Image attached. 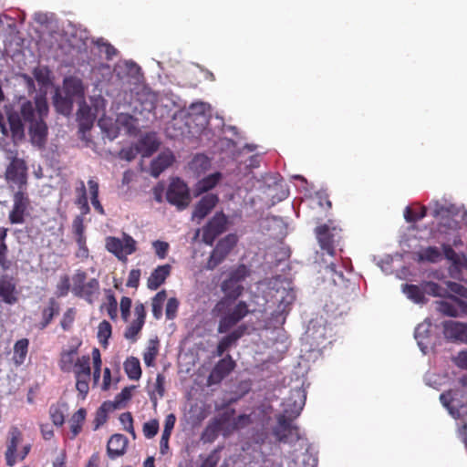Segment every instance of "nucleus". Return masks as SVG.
Masks as SVG:
<instances>
[{
  "label": "nucleus",
  "instance_id": "0eeeda50",
  "mask_svg": "<svg viewBox=\"0 0 467 467\" xmlns=\"http://www.w3.org/2000/svg\"><path fill=\"white\" fill-rule=\"evenodd\" d=\"M106 249L120 261H127V256L137 250V242L132 236L123 233L122 239L108 236L105 240Z\"/></svg>",
  "mask_w": 467,
  "mask_h": 467
},
{
  "label": "nucleus",
  "instance_id": "09e8293b",
  "mask_svg": "<svg viewBox=\"0 0 467 467\" xmlns=\"http://www.w3.org/2000/svg\"><path fill=\"white\" fill-rule=\"evenodd\" d=\"M251 423L250 415L241 414L236 418H233L230 427L227 428V432H232L248 426Z\"/></svg>",
  "mask_w": 467,
  "mask_h": 467
},
{
  "label": "nucleus",
  "instance_id": "f3484780",
  "mask_svg": "<svg viewBox=\"0 0 467 467\" xmlns=\"http://www.w3.org/2000/svg\"><path fill=\"white\" fill-rule=\"evenodd\" d=\"M236 363L232 356L227 354L224 358L220 359L212 369L208 377V383L210 385L219 384L234 369Z\"/></svg>",
  "mask_w": 467,
  "mask_h": 467
},
{
  "label": "nucleus",
  "instance_id": "c03bdc74",
  "mask_svg": "<svg viewBox=\"0 0 467 467\" xmlns=\"http://www.w3.org/2000/svg\"><path fill=\"white\" fill-rule=\"evenodd\" d=\"M456 394L457 391L450 389L448 391L442 392L440 395V400L441 404L449 410L450 414H451L452 416L459 415V410L457 409H454L453 406L451 405Z\"/></svg>",
  "mask_w": 467,
  "mask_h": 467
},
{
  "label": "nucleus",
  "instance_id": "2eb2a0df",
  "mask_svg": "<svg viewBox=\"0 0 467 467\" xmlns=\"http://www.w3.org/2000/svg\"><path fill=\"white\" fill-rule=\"evenodd\" d=\"M442 333L448 341L467 344V323L446 320L442 322Z\"/></svg>",
  "mask_w": 467,
  "mask_h": 467
},
{
  "label": "nucleus",
  "instance_id": "864d4df0",
  "mask_svg": "<svg viewBox=\"0 0 467 467\" xmlns=\"http://www.w3.org/2000/svg\"><path fill=\"white\" fill-rule=\"evenodd\" d=\"M152 247L154 249L155 254L160 259H164L168 254L170 244L167 242L156 240L152 242Z\"/></svg>",
  "mask_w": 467,
  "mask_h": 467
},
{
  "label": "nucleus",
  "instance_id": "bb28decb",
  "mask_svg": "<svg viewBox=\"0 0 467 467\" xmlns=\"http://www.w3.org/2000/svg\"><path fill=\"white\" fill-rule=\"evenodd\" d=\"M84 220L85 218H83L82 215L75 216L72 222V233L75 236L78 248L88 254V250L86 245L87 238L85 235L86 226L84 224Z\"/></svg>",
  "mask_w": 467,
  "mask_h": 467
},
{
  "label": "nucleus",
  "instance_id": "aec40b11",
  "mask_svg": "<svg viewBox=\"0 0 467 467\" xmlns=\"http://www.w3.org/2000/svg\"><path fill=\"white\" fill-rule=\"evenodd\" d=\"M246 329L247 327L245 325H241L222 337L217 345L215 356L222 357L225 351L236 344L238 339L244 335Z\"/></svg>",
  "mask_w": 467,
  "mask_h": 467
},
{
  "label": "nucleus",
  "instance_id": "58836bf2",
  "mask_svg": "<svg viewBox=\"0 0 467 467\" xmlns=\"http://www.w3.org/2000/svg\"><path fill=\"white\" fill-rule=\"evenodd\" d=\"M75 377L90 379V358L89 356H82L79 358L74 366Z\"/></svg>",
  "mask_w": 467,
  "mask_h": 467
},
{
  "label": "nucleus",
  "instance_id": "cd10ccee",
  "mask_svg": "<svg viewBox=\"0 0 467 467\" xmlns=\"http://www.w3.org/2000/svg\"><path fill=\"white\" fill-rule=\"evenodd\" d=\"M174 161V156L171 152H162L151 161L150 174L157 178L159 175L170 167Z\"/></svg>",
  "mask_w": 467,
  "mask_h": 467
},
{
  "label": "nucleus",
  "instance_id": "9d476101",
  "mask_svg": "<svg viewBox=\"0 0 467 467\" xmlns=\"http://www.w3.org/2000/svg\"><path fill=\"white\" fill-rule=\"evenodd\" d=\"M237 241V236L234 234H229L223 238L220 239L212 251L207 260L205 268L207 270H214L225 260V258L236 245Z\"/></svg>",
  "mask_w": 467,
  "mask_h": 467
},
{
  "label": "nucleus",
  "instance_id": "e2e57ef3",
  "mask_svg": "<svg viewBox=\"0 0 467 467\" xmlns=\"http://www.w3.org/2000/svg\"><path fill=\"white\" fill-rule=\"evenodd\" d=\"M64 85L67 91L71 92L73 95H77L82 92V87L79 80L65 79Z\"/></svg>",
  "mask_w": 467,
  "mask_h": 467
},
{
  "label": "nucleus",
  "instance_id": "c85d7f7f",
  "mask_svg": "<svg viewBox=\"0 0 467 467\" xmlns=\"http://www.w3.org/2000/svg\"><path fill=\"white\" fill-rule=\"evenodd\" d=\"M222 179L221 172H214L200 180L194 186V195H202L213 189Z\"/></svg>",
  "mask_w": 467,
  "mask_h": 467
},
{
  "label": "nucleus",
  "instance_id": "6e6d98bb",
  "mask_svg": "<svg viewBox=\"0 0 467 467\" xmlns=\"http://www.w3.org/2000/svg\"><path fill=\"white\" fill-rule=\"evenodd\" d=\"M70 290V279L67 275H64L60 277L59 282L57 285V295L58 296H66Z\"/></svg>",
  "mask_w": 467,
  "mask_h": 467
},
{
  "label": "nucleus",
  "instance_id": "bf43d9fd",
  "mask_svg": "<svg viewBox=\"0 0 467 467\" xmlns=\"http://www.w3.org/2000/svg\"><path fill=\"white\" fill-rule=\"evenodd\" d=\"M209 166V159L202 154L196 155L191 162V167L192 169L194 170H198L199 168H201L202 170H206Z\"/></svg>",
  "mask_w": 467,
  "mask_h": 467
},
{
  "label": "nucleus",
  "instance_id": "7ed1b4c3",
  "mask_svg": "<svg viewBox=\"0 0 467 467\" xmlns=\"http://www.w3.org/2000/svg\"><path fill=\"white\" fill-rule=\"evenodd\" d=\"M327 269L332 274L336 286L331 295L332 303L337 306L348 304L357 296L358 285L349 280H345L342 272H337L334 264H330Z\"/></svg>",
  "mask_w": 467,
  "mask_h": 467
},
{
  "label": "nucleus",
  "instance_id": "423d86ee",
  "mask_svg": "<svg viewBox=\"0 0 467 467\" xmlns=\"http://www.w3.org/2000/svg\"><path fill=\"white\" fill-rule=\"evenodd\" d=\"M87 277L88 275L85 271L78 269L72 277V292L76 296L91 303L93 296L99 292V282L97 278L87 281Z\"/></svg>",
  "mask_w": 467,
  "mask_h": 467
},
{
  "label": "nucleus",
  "instance_id": "de8ad7c7",
  "mask_svg": "<svg viewBox=\"0 0 467 467\" xmlns=\"http://www.w3.org/2000/svg\"><path fill=\"white\" fill-rule=\"evenodd\" d=\"M112 332L111 325L109 321L103 320L98 327V338L100 344L107 345L108 339L110 337Z\"/></svg>",
  "mask_w": 467,
  "mask_h": 467
},
{
  "label": "nucleus",
  "instance_id": "680f3d73",
  "mask_svg": "<svg viewBox=\"0 0 467 467\" xmlns=\"http://www.w3.org/2000/svg\"><path fill=\"white\" fill-rule=\"evenodd\" d=\"M106 310L109 317L115 320L118 317V303L113 295L108 296V304L106 306Z\"/></svg>",
  "mask_w": 467,
  "mask_h": 467
},
{
  "label": "nucleus",
  "instance_id": "69168bd1",
  "mask_svg": "<svg viewBox=\"0 0 467 467\" xmlns=\"http://www.w3.org/2000/svg\"><path fill=\"white\" fill-rule=\"evenodd\" d=\"M430 325L420 324L415 329V338L418 340L419 345L422 344L423 338L428 337Z\"/></svg>",
  "mask_w": 467,
  "mask_h": 467
},
{
  "label": "nucleus",
  "instance_id": "79ce46f5",
  "mask_svg": "<svg viewBox=\"0 0 467 467\" xmlns=\"http://www.w3.org/2000/svg\"><path fill=\"white\" fill-rule=\"evenodd\" d=\"M418 256L420 261H427L431 263H436L441 259V254L436 246H428L421 250L418 254Z\"/></svg>",
  "mask_w": 467,
  "mask_h": 467
},
{
  "label": "nucleus",
  "instance_id": "39448f33",
  "mask_svg": "<svg viewBox=\"0 0 467 467\" xmlns=\"http://www.w3.org/2000/svg\"><path fill=\"white\" fill-rule=\"evenodd\" d=\"M276 424L272 429V434L279 443L296 444L302 439L299 427L284 416H276Z\"/></svg>",
  "mask_w": 467,
  "mask_h": 467
},
{
  "label": "nucleus",
  "instance_id": "774afa93",
  "mask_svg": "<svg viewBox=\"0 0 467 467\" xmlns=\"http://www.w3.org/2000/svg\"><path fill=\"white\" fill-rule=\"evenodd\" d=\"M219 462V456L216 451L210 453L202 462L201 467H216Z\"/></svg>",
  "mask_w": 467,
  "mask_h": 467
},
{
  "label": "nucleus",
  "instance_id": "7c9ffc66",
  "mask_svg": "<svg viewBox=\"0 0 467 467\" xmlns=\"http://www.w3.org/2000/svg\"><path fill=\"white\" fill-rule=\"evenodd\" d=\"M33 76L40 86V90L37 94L41 92L47 93V90H43V88H47L52 85L51 70L47 67L39 66L34 68Z\"/></svg>",
  "mask_w": 467,
  "mask_h": 467
},
{
  "label": "nucleus",
  "instance_id": "ddd939ff",
  "mask_svg": "<svg viewBox=\"0 0 467 467\" xmlns=\"http://www.w3.org/2000/svg\"><path fill=\"white\" fill-rule=\"evenodd\" d=\"M114 72L119 79L129 84L139 82L142 77L140 67L131 60L119 62Z\"/></svg>",
  "mask_w": 467,
  "mask_h": 467
},
{
  "label": "nucleus",
  "instance_id": "0e129e2a",
  "mask_svg": "<svg viewBox=\"0 0 467 467\" xmlns=\"http://www.w3.org/2000/svg\"><path fill=\"white\" fill-rule=\"evenodd\" d=\"M140 269H132L130 270L126 285L131 288H137L140 284Z\"/></svg>",
  "mask_w": 467,
  "mask_h": 467
},
{
  "label": "nucleus",
  "instance_id": "4be33fe9",
  "mask_svg": "<svg viewBox=\"0 0 467 467\" xmlns=\"http://www.w3.org/2000/svg\"><path fill=\"white\" fill-rule=\"evenodd\" d=\"M0 297L8 305H14L18 301L16 285L12 277L7 275L0 277Z\"/></svg>",
  "mask_w": 467,
  "mask_h": 467
},
{
  "label": "nucleus",
  "instance_id": "5fc2aeb1",
  "mask_svg": "<svg viewBox=\"0 0 467 467\" xmlns=\"http://www.w3.org/2000/svg\"><path fill=\"white\" fill-rule=\"evenodd\" d=\"M179 300L176 297H171L166 304L165 315L166 318L171 320L175 318L179 308Z\"/></svg>",
  "mask_w": 467,
  "mask_h": 467
},
{
  "label": "nucleus",
  "instance_id": "a211bd4d",
  "mask_svg": "<svg viewBox=\"0 0 467 467\" xmlns=\"http://www.w3.org/2000/svg\"><path fill=\"white\" fill-rule=\"evenodd\" d=\"M22 439L23 435L20 430L16 426L11 427L8 431L6 451L5 452L6 464L10 467L14 466L16 462L17 446L21 442Z\"/></svg>",
  "mask_w": 467,
  "mask_h": 467
},
{
  "label": "nucleus",
  "instance_id": "49530a36",
  "mask_svg": "<svg viewBox=\"0 0 467 467\" xmlns=\"http://www.w3.org/2000/svg\"><path fill=\"white\" fill-rule=\"evenodd\" d=\"M427 214V208L425 206L420 207L419 210H413L406 207L404 211V218L408 223H416L423 219Z\"/></svg>",
  "mask_w": 467,
  "mask_h": 467
},
{
  "label": "nucleus",
  "instance_id": "4d7b16f0",
  "mask_svg": "<svg viewBox=\"0 0 467 467\" xmlns=\"http://www.w3.org/2000/svg\"><path fill=\"white\" fill-rule=\"evenodd\" d=\"M90 379H85L80 377H76V389L78 391V395L82 400H85L88 390H89V382Z\"/></svg>",
  "mask_w": 467,
  "mask_h": 467
},
{
  "label": "nucleus",
  "instance_id": "9b49d317",
  "mask_svg": "<svg viewBox=\"0 0 467 467\" xmlns=\"http://www.w3.org/2000/svg\"><path fill=\"white\" fill-rule=\"evenodd\" d=\"M228 219L223 212H217L202 227V242L212 246L215 239L226 231Z\"/></svg>",
  "mask_w": 467,
  "mask_h": 467
},
{
  "label": "nucleus",
  "instance_id": "a878e982",
  "mask_svg": "<svg viewBox=\"0 0 467 467\" xmlns=\"http://www.w3.org/2000/svg\"><path fill=\"white\" fill-rule=\"evenodd\" d=\"M59 303L53 297L48 299L47 306L41 311V320L36 325L40 330L47 327L53 318L59 314Z\"/></svg>",
  "mask_w": 467,
  "mask_h": 467
},
{
  "label": "nucleus",
  "instance_id": "72a5a7b5",
  "mask_svg": "<svg viewBox=\"0 0 467 467\" xmlns=\"http://www.w3.org/2000/svg\"><path fill=\"white\" fill-rule=\"evenodd\" d=\"M210 105L204 102H194L189 107V115L195 117L196 119H202V124L208 123V118L210 115Z\"/></svg>",
  "mask_w": 467,
  "mask_h": 467
},
{
  "label": "nucleus",
  "instance_id": "6e6552de",
  "mask_svg": "<svg viewBox=\"0 0 467 467\" xmlns=\"http://www.w3.org/2000/svg\"><path fill=\"white\" fill-rule=\"evenodd\" d=\"M31 201L27 190H16L13 194V206L8 213V220L12 224H22L29 215Z\"/></svg>",
  "mask_w": 467,
  "mask_h": 467
},
{
  "label": "nucleus",
  "instance_id": "4c0bfd02",
  "mask_svg": "<svg viewBox=\"0 0 467 467\" xmlns=\"http://www.w3.org/2000/svg\"><path fill=\"white\" fill-rule=\"evenodd\" d=\"M88 186L90 193V201L96 212L101 215L105 214V210L99 200V186L96 180L89 179L88 181Z\"/></svg>",
  "mask_w": 467,
  "mask_h": 467
},
{
  "label": "nucleus",
  "instance_id": "f03ea898",
  "mask_svg": "<svg viewBox=\"0 0 467 467\" xmlns=\"http://www.w3.org/2000/svg\"><path fill=\"white\" fill-rule=\"evenodd\" d=\"M221 290L225 296L215 304L212 313L219 317L217 332L224 334L243 320L250 313V309L248 304L243 300L234 305L244 292V286L239 283L226 279L222 283Z\"/></svg>",
  "mask_w": 467,
  "mask_h": 467
},
{
  "label": "nucleus",
  "instance_id": "8fccbe9b",
  "mask_svg": "<svg viewBox=\"0 0 467 467\" xmlns=\"http://www.w3.org/2000/svg\"><path fill=\"white\" fill-rule=\"evenodd\" d=\"M250 275V270L245 265H239L229 275V280L240 283Z\"/></svg>",
  "mask_w": 467,
  "mask_h": 467
},
{
  "label": "nucleus",
  "instance_id": "412c9836",
  "mask_svg": "<svg viewBox=\"0 0 467 467\" xmlns=\"http://www.w3.org/2000/svg\"><path fill=\"white\" fill-rule=\"evenodd\" d=\"M234 414V409H228L220 413L217 417L212 420L207 426L205 432H211L213 435H217V433L222 430H225L227 431V428L230 427Z\"/></svg>",
  "mask_w": 467,
  "mask_h": 467
},
{
  "label": "nucleus",
  "instance_id": "052dcab7",
  "mask_svg": "<svg viewBox=\"0 0 467 467\" xmlns=\"http://www.w3.org/2000/svg\"><path fill=\"white\" fill-rule=\"evenodd\" d=\"M131 299L128 296H122L120 299L119 308L122 319L127 322L130 314Z\"/></svg>",
  "mask_w": 467,
  "mask_h": 467
},
{
  "label": "nucleus",
  "instance_id": "338daca9",
  "mask_svg": "<svg viewBox=\"0 0 467 467\" xmlns=\"http://www.w3.org/2000/svg\"><path fill=\"white\" fill-rule=\"evenodd\" d=\"M75 192H76V200L75 201H82V200L88 199L86 185L82 180H79L78 182V186L75 189Z\"/></svg>",
  "mask_w": 467,
  "mask_h": 467
},
{
  "label": "nucleus",
  "instance_id": "f8f14e48",
  "mask_svg": "<svg viewBox=\"0 0 467 467\" xmlns=\"http://www.w3.org/2000/svg\"><path fill=\"white\" fill-rule=\"evenodd\" d=\"M340 229L328 224H322L315 229V234L322 250L327 254L334 255L336 244L340 240Z\"/></svg>",
  "mask_w": 467,
  "mask_h": 467
},
{
  "label": "nucleus",
  "instance_id": "c756f323",
  "mask_svg": "<svg viewBox=\"0 0 467 467\" xmlns=\"http://www.w3.org/2000/svg\"><path fill=\"white\" fill-rule=\"evenodd\" d=\"M80 345L81 342L78 341L76 345L70 346L68 349L63 350L61 352L59 359V368L62 371H70Z\"/></svg>",
  "mask_w": 467,
  "mask_h": 467
},
{
  "label": "nucleus",
  "instance_id": "f704fd0d",
  "mask_svg": "<svg viewBox=\"0 0 467 467\" xmlns=\"http://www.w3.org/2000/svg\"><path fill=\"white\" fill-rule=\"evenodd\" d=\"M86 415V410L80 408L71 416L69 420L70 431L72 433L71 439L76 438L80 433Z\"/></svg>",
  "mask_w": 467,
  "mask_h": 467
},
{
  "label": "nucleus",
  "instance_id": "20e7f679",
  "mask_svg": "<svg viewBox=\"0 0 467 467\" xmlns=\"http://www.w3.org/2000/svg\"><path fill=\"white\" fill-rule=\"evenodd\" d=\"M5 179L11 191L27 190V165L23 159L14 157L7 165Z\"/></svg>",
  "mask_w": 467,
  "mask_h": 467
},
{
  "label": "nucleus",
  "instance_id": "13d9d810",
  "mask_svg": "<svg viewBox=\"0 0 467 467\" xmlns=\"http://www.w3.org/2000/svg\"><path fill=\"white\" fill-rule=\"evenodd\" d=\"M119 420L124 426V430L135 438L136 433L133 428V418L130 412H124L119 416Z\"/></svg>",
  "mask_w": 467,
  "mask_h": 467
},
{
  "label": "nucleus",
  "instance_id": "b1692460",
  "mask_svg": "<svg viewBox=\"0 0 467 467\" xmlns=\"http://www.w3.org/2000/svg\"><path fill=\"white\" fill-rule=\"evenodd\" d=\"M171 266L169 264L157 266L147 280V286L150 290H157L171 275Z\"/></svg>",
  "mask_w": 467,
  "mask_h": 467
},
{
  "label": "nucleus",
  "instance_id": "1a4fd4ad",
  "mask_svg": "<svg viewBox=\"0 0 467 467\" xmlns=\"http://www.w3.org/2000/svg\"><path fill=\"white\" fill-rule=\"evenodd\" d=\"M166 199L169 203L176 206L179 211L186 209L192 199L189 187L180 178L173 179L167 189Z\"/></svg>",
  "mask_w": 467,
  "mask_h": 467
},
{
  "label": "nucleus",
  "instance_id": "dca6fc26",
  "mask_svg": "<svg viewBox=\"0 0 467 467\" xmlns=\"http://www.w3.org/2000/svg\"><path fill=\"white\" fill-rule=\"evenodd\" d=\"M146 309L142 303H136L134 307L135 319L126 327L124 331V337L131 342L138 340V336L140 333L146 319Z\"/></svg>",
  "mask_w": 467,
  "mask_h": 467
},
{
  "label": "nucleus",
  "instance_id": "e433bc0d",
  "mask_svg": "<svg viewBox=\"0 0 467 467\" xmlns=\"http://www.w3.org/2000/svg\"><path fill=\"white\" fill-rule=\"evenodd\" d=\"M159 347L160 342L157 337L149 340L148 346L143 353V360L147 367L155 365V359L159 354Z\"/></svg>",
  "mask_w": 467,
  "mask_h": 467
},
{
  "label": "nucleus",
  "instance_id": "c9c22d12",
  "mask_svg": "<svg viewBox=\"0 0 467 467\" xmlns=\"http://www.w3.org/2000/svg\"><path fill=\"white\" fill-rule=\"evenodd\" d=\"M124 370L131 380H138L141 377V368L139 358L130 357L124 362Z\"/></svg>",
  "mask_w": 467,
  "mask_h": 467
},
{
  "label": "nucleus",
  "instance_id": "6ab92c4d",
  "mask_svg": "<svg viewBox=\"0 0 467 467\" xmlns=\"http://www.w3.org/2000/svg\"><path fill=\"white\" fill-rule=\"evenodd\" d=\"M218 202L219 197L217 194L207 193L203 195L194 206L192 218L198 220L204 219L216 206Z\"/></svg>",
  "mask_w": 467,
  "mask_h": 467
},
{
  "label": "nucleus",
  "instance_id": "4468645a",
  "mask_svg": "<svg viewBox=\"0 0 467 467\" xmlns=\"http://www.w3.org/2000/svg\"><path fill=\"white\" fill-rule=\"evenodd\" d=\"M306 397L300 390H295L283 403L284 409L277 416H284L288 420H295L305 406Z\"/></svg>",
  "mask_w": 467,
  "mask_h": 467
},
{
  "label": "nucleus",
  "instance_id": "393cba45",
  "mask_svg": "<svg viewBox=\"0 0 467 467\" xmlns=\"http://www.w3.org/2000/svg\"><path fill=\"white\" fill-rule=\"evenodd\" d=\"M276 294L275 296L278 301L277 310L275 311L276 316L287 315L290 311V306L296 300V292L293 288H284L282 291L276 290Z\"/></svg>",
  "mask_w": 467,
  "mask_h": 467
},
{
  "label": "nucleus",
  "instance_id": "3c124183",
  "mask_svg": "<svg viewBox=\"0 0 467 467\" xmlns=\"http://www.w3.org/2000/svg\"><path fill=\"white\" fill-rule=\"evenodd\" d=\"M76 317V310L72 307L66 310L60 320V326L64 331H68L72 327Z\"/></svg>",
  "mask_w": 467,
  "mask_h": 467
},
{
  "label": "nucleus",
  "instance_id": "a19ab883",
  "mask_svg": "<svg viewBox=\"0 0 467 467\" xmlns=\"http://www.w3.org/2000/svg\"><path fill=\"white\" fill-rule=\"evenodd\" d=\"M402 291L415 303H423L425 300L424 292L416 285L405 284Z\"/></svg>",
  "mask_w": 467,
  "mask_h": 467
},
{
  "label": "nucleus",
  "instance_id": "f257e3e1",
  "mask_svg": "<svg viewBox=\"0 0 467 467\" xmlns=\"http://www.w3.org/2000/svg\"><path fill=\"white\" fill-rule=\"evenodd\" d=\"M5 113L0 110V133L15 144L26 140V130L30 143L43 149L47 140L48 127L46 119L49 105L46 92L36 94L33 100L24 95L16 96L12 103L5 105Z\"/></svg>",
  "mask_w": 467,
  "mask_h": 467
},
{
  "label": "nucleus",
  "instance_id": "ea45409f",
  "mask_svg": "<svg viewBox=\"0 0 467 467\" xmlns=\"http://www.w3.org/2000/svg\"><path fill=\"white\" fill-rule=\"evenodd\" d=\"M167 299L166 290L159 291L152 298L151 307L152 315L156 319H160L162 317V307L165 300Z\"/></svg>",
  "mask_w": 467,
  "mask_h": 467
},
{
  "label": "nucleus",
  "instance_id": "603ef678",
  "mask_svg": "<svg viewBox=\"0 0 467 467\" xmlns=\"http://www.w3.org/2000/svg\"><path fill=\"white\" fill-rule=\"evenodd\" d=\"M142 431H143L144 436L147 439H151L154 436H156V434L159 431V421H158V420L153 419V420H151L150 421L145 422L143 424V427H142Z\"/></svg>",
  "mask_w": 467,
  "mask_h": 467
},
{
  "label": "nucleus",
  "instance_id": "5701e85b",
  "mask_svg": "<svg viewBox=\"0 0 467 467\" xmlns=\"http://www.w3.org/2000/svg\"><path fill=\"white\" fill-rule=\"evenodd\" d=\"M128 439L123 434H113L107 444V454L111 460L122 456L127 450Z\"/></svg>",
  "mask_w": 467,
  "mask_h": 467
},
{
  "label": "nucleus",
  "instance_id": "37998d69",
  "mask_svg": "<svg viewBox=\"0 0 467 467\" xmlns=\"http://www.w3.org/2000/svg\"><path fill=\"white\" fill-rule=\"evenodd\" d=\"M437 309L442 315L447 317H460L459 309L457 308L456 303L451 300L450 301H439L437 302Z\"/></svg>",
  "mask_w": 467,
  "mask_h": 467
},
{
  "label": "nucleus",
  "instance_id": "a18cd8bd",
  "mask_svg": "<svg viewBox=\"0 0 467 467\" xmlns=\"http://www.w3.org/2000/svg\"><path fill=\"white\" fill-rule=\"evenodd\" d=\"M64 405L52 404L49 408L50 419L54 425L61 427L65 422Z\"/></svg>",
  "mask_w": 467,
  "mask_h": 467
},
{
  "label": "nucleus",
  "instance_id": "473e14b6",
  "mask_svg": "<svg viewBox=\"0 0 467 467\" xmlns=\"http://www.w3.org/2000/svg\"><path fill=\"white\" fill-rule=\"evenodd\" d=\"M29 340L22 338L17 340L14 345L13 362L16 366L24 364L28 352Z\"/></svg>",
  "mask_w": 467,
  "mask_h": 467
},
{
  "label": "nucleus",
  "instance_id": "2f4dec72",
  "mask_svg": "<svg viewBox=\"0 0 467 467\" xmlns=\"http://www.w3.org/2000/svg\"><path fill=\"white\" fill-rule=\"evenodd\" d=\"M8 229L0 227V267L3 271H6L11 267V261L7 258L8 246L6 244Z\"/></svg>",
  "mask_w": 467,
  "mask_h": 467
}]
</instances>
